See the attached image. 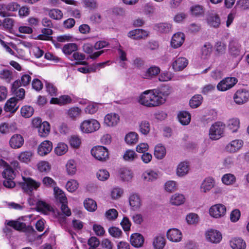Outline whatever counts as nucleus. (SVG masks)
<instances>
[{"label":"nucleus","instance_id":"obj_42","mask_svg":"<svg viewBox=\"0 0 249 249\" xmlns=\"http://www.w3.org/2000/svg\"><path fill=\"white\" fill-rule=\"evenodd\" d=\"M142 177L145 181H153L158 178V174L152 170L147 171L142 174Z\"/></svg>","mask_w":249,"mask_h":249},{"label":"nucleus","instance_id":"obj_57","mask_svg":"<svg viewBox=\"0 0 249 249\" xmlns=\"http://www.w3.org/2000/svg\"><path fill=\"white\" fill-rule=\"evenodd\" d=\"M177 185L176 181L169 180L164 184V189L167 192L172 193L177 190Z\"/></svg>","mask_w":249,"mask_h":249},{"label":"nucleus","instance_id":"obj_47","mask_svg":"<svg viewBox=\"0 0 249 249\" xmlns=\"http://www.w3.org/2000/svg\"><path fill=\"white\" fill-rule=\"evenodd\" d=\"M85 208L89 211L94 212L97 209L96 202L92 199H86L84 203Z\"/></svg>","mask_w":249,"mask_h":249},{"label":"nucleus","instance_id":"obj_63","mask_svg":"<svg viewBox=\"0 0 249 249\" xmlns=\"http://www.w3.org/2000/svg\"><path fill=\"white\" fill-rule=\"evenodd\" d=\"M38 169L41 172H48L50 170L49 163L45 161H42L37 164Z\"/></svg>","mask_w":249,"mask_h":249},{"label":"nucleus","instance_id":"obj_29","mask_svg":"<svg viewBox=\"0 0 249 249\" xmlns=\"http://www.w3.org/2000/svg\"><path fill=\"white\" fill-rule=\"evenodd\" d=\"M190 11L193 16H203L205 14V8L201 5L195 4L190 7Z\"/></svg>","mask_w":249,"mask_h":249},{"label":"nucleus","instance_id":"obj_36","mask_svg":"<svg viewBox=\"0 0 249 249\" xmlns=\"http://www.w3.org/2000/svg\"><path fill=\"white\" fill-rule=\"evenodd\" d=\"M36 204L37 210L44 214H48L49 212L52 211V207L43 201H38Z\"/></svg>","mask_w":249,"mask_h":249},{"label":"nucleus","instance_id":"obj_49","mask_svg":"<svg viewBox=\"0 0 249 249\" xmlns=\"http://www.w3.org/2000/svg\"><path fill=\"white\" fill-rule=\"evenodd\" d=\"M34 112V109L33 107L30 106H25L21 109V114L25 118H29L31 117Z\"/></svg>","mask_w":249,"mask_h":249},{"label":"nucleus","instance_id":"obj_58","mask_svg":"<svg viewBox=\"0 0 249 249\" xmlns=\"http://www.w3.org/2000/svg\"><path fill=\"white\" fill-rule=\"evenodd\" d=\"M109 234L116 238H119L122 236V231L119 228L116 227H112L108 229Z\"/></svg>","mask_w":249,"mask_h":249},{"label":"nucleus","instance_id":"obj_2","mask_svg":"<svg viewBox=\"0 0 249 249\" xmlns=\"http://www.w3.org/2000/svg\"><path fill=\"white\" fill-rule=\"evenodd\" d=\"M100 127V123L96 120L89 119L81 124L80 128L83 133H90L98 130Z\"/></svg>","mask_w":249,"mask_h":249},{"label":"nucleus","instance_id":"obj_37","mask_svg":"<svg viewBox=\"0 0 249 249\" xmlns=\"http://www.w3.org/2000/svg\"><path fill=\"white\" fill-rule=\"evenodd\" d=\"M140 132L145 135H147L150 130V124L149 121L142 120L139 123Z\"/></svg>","mask_w":249,"mask_h":249},{"label":"nucleus","instance_id":"obj_20","mask_svg":"<svg viewBox=\"0 0 249 249\" xmlns=\"http://www.w3.org/2000/svg\"><path fill=\"white\" fill-rule=\"evenodd\" d=\"M167 237L171 241L178 242L182 239V233L177 229H171L167 232Z\"/></svg>","mask_w":249,"mask_h":249},{"label":"nucleus","instance_id":"obj_60","mask_svg":"<svg viewBox=\"0 0 249 249\" xmlns=\"http://www.w3.org/2000/svg\"><path fill=\"white\" fill-rule=\"evenodd\" d=\"M96 176L99 180L105 181L109 177L108 172L105 169L99 170L96 173Z\"/></svg>","mask_w":249,"mask_h":249},{"label":"nucleus","instance_id":"obj_48","mask_svg":"<svg viewBox=\"0 0 249 249\" xmlns=\"http://www.w3.org/2000/svg\"><path fill=\"white\" fill-rule=\"evenodd\" d=\"M2 176L4 178L14 179L15 174L11 167L7 165L2 173Z\"/></svg>","mask_w":249,"mask_h":249},{"label":"nucleus","instance_id":"obj_21","mask_svg":"<svg viewBox=\"0 0 249 249\" xmlns=\"http://www.w3.org/2000/svg\"><path fill=\"white\" fill-rule=\"evenodd\" d=\"M5 223L18 231H24L31 228L30 226L27 227L24 223L17 220H6Z\"/></svg>","mask_w":249,"mask_h":249},{"label":"nucleus","instance_id":"obj_11","mask_svg":"<svg viewBox=\"0 0 249 249\" xmlns=\"http://www.w3.org/2000/svg\"><path fill=\"white\" fill-rule=\"evenodd\" d=\"M185 37L184 34L182 32H178L175 34L171 40V46L175 49L180 47L184 43Z\"/></svg>","mask_w":249,"mask_h":249},{"label":"nucleus","instance_id":"obj_27","mask_svg":"<svg viewBox=\"0 0 249 249\" xmlns=\"http://www.w3.org/2000/svg\"><path fill=\"white\" fill-rule=\"evenodd\" d=\"M71 101V97L67 95H62L59 98H52L51 99V104H58L64 105L70 103Z\"/></svg>","mask_w":249,"mask_h":249},{"label":"nucleus","instance_id":"obj_51","mask_svg":"<svg viewBox=\"0 0 249 249\" xmlns=\"http://www.w3.org/2000/svg\"><path fill=\"white\" fill-rule=\"evenodd\" d=\"M66 169L69 175H74L76 171V166L74 160H69L66 164Z\"/></svg>","mask_w":249,"mask_h":249},{"label":"nucleus","instance_id":"obj_6","mask_svg":"<svg viewBox=\"0 0 249 249\" xmlns=\"http://www.w3.org/2000/svg\"><path fill=\"white\" fill-rule=\"evenodd\" d=\"M237 80L235 77H227L221 81L217 85V88L220 91H226L234 86Z\"/></svg>","mask_w":249,"mask_h":249},{"label":"nucleus","instance_id":"obj_12","mask_svg":"<svg viewBox=\"0 0 249 249\" xmlns=\"http://www.w3.org/2000/svg\"><path fill=\"white\" fill-rule=\"evenodd\" d=\"M129 203L133 211L138 210L142 206V200L139 195L137 193L131 194L129 197Z\"/></svg>","mask_w":249,"mask_h":249},{"label":"nucleus","instance_id":"obj_56","mask_svg":"<svg viewBox=\"0 0 249 249\" xmlns=\"http://www.w3.org/2000/svg\"><path fill=\"white\" fill-rule=\"evenodd\" d=\"M68 151V146L64 143H59L54 149L55 153L57 155H63Z\"/></svg>","mask_w":249,"mask_h":249},{"label":"nucleus","instance_id":"obj_50","mask_svg":"<svg viewBox=\"0 0 249 249\" xmlns=\"http://www.w3.org/2000/svg\"><path fill=\"white\" fill-rule=\"evenodd\" d=\"M43 185L47 188H53L56 186V182L52 178L49 177H45L42 179Z\"/></svg>","mask_w":249,"mask_h":249},{"label":"nucleus","instance_id":"obj_41","mask_svg":"<svg viewBox=\"0 0 249 249\" xmlns=\"http://www.w3.org/2000/svg\"><path fill=\"white\" fill-rule=\"evenodd\" d=\"M121 178L125 181H130L133 178V175L132 172L127 169H121L120 172Z\"/></svg>","mask_w":249,"mask_h":249},{"label":"nucleus","instance_id":"obj_13","mask_svg":"<svg viewBox=\"0 0 249 249\" xmlns=\"http://www.w3.org/2000/svg\"><path fill=\"white\" fill-rule=\"evenodd\" d=\"M188 64V60L183 57L177 58L173 61L172 66L175 71L183 70Z\"/></svg>","mask_w":249,"mask_h":249},{"label":"nucleus","instance_id":"obj_28","mask_svg":"<svg viewBox=\"0 0 249 249\" xmlns=\"http://www.w3.org/2000/svg\"><path fill=\"white\" fill-rule=\"evenodd\" d=\"M50 132V125L48 122H43L38 128V135L41 137H47Z\"/></svg>","mask_w":249,"mask_h":249},{"label":"nucleus","instance_id":"obj_9","mask_svg":"<svg viewBox=\"0 0 249 249\" xmlns=\"http://www.w3.org/2000/svg\"><path fill=\"white\" fill-rule=\"evenodd\" d=\"M215 179L211 177L206 178L201 183L200 191L201 192L206 193L209 192L215 186Z\"/></svg>","mask_w":249,"mask_h":249},{"label":"nucleus","instance_id":"obj_45","mask_svg":"<svg viewBox=\"0 0 249 249\" xmlns=\"http://www.w3.org/2000/svg\"><path fill=\"white\" fill-rule=\"evenodd\" d=\"M0 78L5 80L6 82L10 83L13 79V72L7 69L3 70L0 71Z\"/></svg>","mask_w":249,"mask_h":249},{"label":"nucleus","instance_id":"obj_17","mask_svg":"<svg viewBox=\"0 0 249 249\" xmlns=\"http://www.w3.org/2000/svg\"><path fill=\"white\" fill-rule=\"evenodd\" d=\"M151 100V90H147L144 91L140 95L138 101L139 103L143 106L152 107Z\"/></svg>","mask_w":249,"mask_h":249},{"label":"nucleus","instance_id":"obj_25","mask_svg":"<svg viewBox=\"0 0 249 249\" xmlns=\"http://www.w3.org/2000/svg\"><path fill=\"white\" fill-rule=\"evenodd\" d=\"M166 244V240L163 235L158 234L153 241V245L155 249H163Z\"/></svg>","mask_w":249,"mask_h":249},{"label":"nucleus","instance_id":"obj_40","mask_svg":"<svg viewBox=\"0 0 249 249\" xmlns=\"http://www.w3.org/2000/svg\"><path fill=\"white\" fill-rule=\"evenodd\" d=\"M227 126L232 132H237L240 127V121L239 119L234 118L230 119L228 122Z\"/></svg>","mask_w":249,"mask_h":249},{"label":"nucleus","instance_id":"obj_30","mask_svg":"<svg viewBox=\"0 0 249 249\" xmlns=\"http://www.w3.org/2000/svg\"><path fill=\"white\" fill-rule=\"evenodd\" d=\"M230 246L233 249H245L246 244L242 239L235 238L231 241Z\"/></svg>","mask_w":249,"mask_h":249},{"label":"nucleus","instance_id":"obj_32","mask_svg":"<svg viewBox=\"0 0 249 249\" xmlns=\"http://www.w3.org/2000/svg\"><path fill=\"white\" fill-rule=\"evenodd\" d=\"M166 153L164 146L160 144H158L155 147L154 155L157 159H162L165 156Z\"/></svg>","mask_w":249,"mask_h":249},{"label":"nucleus","instance_id":"obj_24","mask_svg":"<svg viewBox=\"0 0 249 249\" xmlns=\"http://www.w3.org/2000/svg\"><path fill=\"white\" fill-rule=\"evenodd\" d=\"M189 170L190 166L188 162H181L177 166L176 173L178 176L182 177L189 173Z\"/></svg>","mask_w":249,"mask_h":249},{"label":"nucleus","instance_id":"obj_35","mask_svg":"<svg viewBox=\"0 0 249 249\" xmlns=\"http://www.w3.org/2000/svg\"><path fill=\"white\" fill-rule=\"evenodd\" d=\"M33 153L31 151L21 152L18 156V159L22 162L27 163L29 162L32 158Z\"/></svg>","mask_w":249,"mask_h":249},{"label":"nucleus","instance_id":"obj_44","mask_svg":"<svg viewBox=\"0 0 249 249\" xmlns=\"http://www.w3.org/2000/svg\"><path fill=\"white\" fill-rule=\"evenodd\" d=\"M203 98L201 95L194 96L190 101V105L192 108H196L202 103Z\"/></svg>","mask_w":249,"mask_h":249},{"label":"nucleus","instance_id":"obj_22","mask_svg":"<svg viewBox=\"0 0 249 249\" xmlns=\"http://www.w3.org/2000/svg\"><path fill=\"white\" fill-rule=\"evenodd\" d=\"M241 52V45L234 40L231 41L229 45V52L234 57L240 55Z\"/></svg>","mask_w":249,"mask_h":249},{"label":"nucleus","instance_id":"obj_46","mask_svg":"<svg viewBox=\"0 0 249 249\" xmlns=\"http://www.w3.org/2000/svg\"><path fill=\"white\" fill-rule=\"evenodd\" d=\"M236 181V178L233 174H226L222 178V182L227 185H230L233 184Z\"/></svg>","mask_w":249,"mask_h":249},{"label":"nucleus","instance_id":"obj_16","mask_svg":"<svg viewBox=\"0 0 249 249\" xmlns=\"http://www.w3.org/2000/svg\"><path fill=\"white\" fill-rule=\"evenodd\" d=\"M52 149V142L49 141H44L38 146L37 153L40 156H45L49 153Z\"/></svg>","mask_w":249,"mask_h":249},{"label":"nucleus","instance_id":"obj_54","mask_svg":"<svg viewBox=\"0 0 249 249\" xmlns=\"http://www.w3.org/2000/svg\"><path fill=\"white\" fill-rule=\"evenodd\" d=\"M137 155L135 152L131 150H126L124 154L123 159L125 161H132L137 158Z\"/></svg>","mask_w":249,"mask_h":249},{"label":"nucleus","instance_id":"obj_3","mask_svg":"<svg viewBox=\"0 0 249 249\" xmlns=\"http://www.w3.org/2000/svg\"><path fill=\"white\" fill-rule=\"evenodd\" d=\"M225 125L222 122H217L212 125L209 130L210 138L213 140L219 139L222 137Z\"/></svg>","mask_w":249,"mask_h":249},{"label":"nucleus","instance_id":"obj_8","mask_svg":"<svg viewBox=\"0 0 249 249\" xmlns=\"http://www.w3.org/2000/svg\"><path fill=\"white\" fill-rule=\"evenodd\" d=\"M249 98V92L246 90H238L234 95V102L238 105H241L247 102Z\"/></svg>","mask_w":249,"mask_h":249},{"label":"nucleus","instance_id":"obj_15","mask_svg":"<svg viewBox=\"0 0 249 249\" xmlns=\"http://www.w3.org/2000/svg\"><path fill=\"white\" fill-rule=\"evenodd\" d=\"M24 141L22 136L20 134H16L13 135L9 141V144L11 148L18 149L21 147Z\"/></svg>","mask_w":249,"mask_h":249},{"label":"nucleus","instance_id":"obj_4","mask_svg":"<svg viewBox=\"0 0 249 249\" xmlns=\"http://www.w3.org/2000/svg\"><path fill=\"white\" fill-rule=\"evenodd\" d=\"M23 178L24 182L21 183V187L24 192L32 196L33 191L36 190L40 187L41 183L30 178Z\"/></svg>","mask_w":249,"mask_h":249},{"label":"nucleus","instance_id":"obj_34","mask_svg":"<svg viewBox=\"0 0 249 249\" xmlns=\"http://www.w3.org/2000/svg\"><path fill=\"white\" fill-rule=\"evenodd\" d=\"M17 103V99L15 97H12L9 99L5 104L4 107V110L6 111H12L14 112L18 109L16 107Z\"/></svg>","mask_w":249,"mask_h":249},{"label":"nucleus","instance_id":"obj_18","mask_svg":"<svg viewBox=\"0 0 249 249\" xmlns=\"http://www.w3.org/2000/svg\"><path fill=\"white\" fill-rule=\"evenodd\" d=\"M205 235L207 240L213 243H219L222 239L220 232L216 230H209L206 232Z\"/></svg>","mask_w":249,"mask_h":249},{"label":"nucleus","instance_id":"obj_5","mask_svg":"<svg viewBox=\"0 0 249 249\" xmlns=\"http://www.w3.org/2000/svg\"><path fill=\"white\" fill-rule=\"evenodd\" d=\"M91 154L96 159L100 161L106 160L108 158L107 149L102 146L92 148L91 150Z\"/></svg>","mask_w":249,"mask_h":249},{"label":"nucleus","instance_id":"obj_31","mask_svg":"<svg viewBox=\"0 0 249 249\" xmlns=\"http://www.w3.org/2000/svg\"><path fill=\"white\" fill-rule=\"evenodd\" d=\"M178 121L182 125H187L191 121L190 113L185 111H180L178 115Z\"/></svg>","mask_w":249,"mask_h":249},{"label":"nucleus","instance_id":"obj_33","mask_svg":"<svg viewBox=\"0 0 249 249\" xmlns=\"http://www.w3.org/2000/svg\"><path fill=\"white\" fill-rule=\"evenodd\" d=\"M185 198L182 194L176 193L173 195L170 199V202L174 205L178 206L183 204Z\"/></svg>","mask_w":249,"mask_h":249},{"label":"nucleus","instance_id":"obj_43","mask_svg":"<svg viewBox=\"0 0 249 249\" xmlns=\"http://www.w3.org/2000/svg\"><path fill=\"white\" fill-rule=\"evenodd\" d=\"M42 34L39 35L36 39L43 40H49L52 37L50 36L53 34V31L49 28H44L41 31Z\"/></svg>","mask_w":249,"mask_h":249},{"label":"nucleus","instance_id":"obj_39","mask_svg":"<svg viewBox=\"0 0 249 249\" xmlns=\"http://www.w3.org/2000/svg\"><path fill=\"white\" fill-rule=\"evenodd\" d=\"M160 72V69L156 66H152L148 69L144 74L143 77L150 79Z\"/></svg>","mask_w":249,"mask_h":249},{"label":"nucleus","instance_id":"obj_7","mask_svg":"<svg viewBox=\"0 0 249 249\" xmlns=\"http://www.w3.org/2000/svg\"><path fill=\"white\" fill-rule=\"evenodd\" d=\"M226 212V207L221 204L214 205L209 210L210 214L215 218H219L224 216Z\"/></svg>","mask_w":249,"mask_h":249},{"label":"nucleus","instance_id":"obj_1","mask_svg":"<svg viewBox=\"0 0 249 249\" xmlns=\"http://www.w3.org/2000/svg\"><path fill=\"white\" fill-rule=\"evenodd\" d=\"M151 93L152 107H157L164 103L166 98L168 95V93L158 89H151Z\"/></svg>","mask_w":249,"mask_h":249},{"label":"nucleus","instance_id":"obj_62","mask_svg":"<svg viewBox=\"0 0 249 249\" xmlns=\"http://www.w3.org/2000/svg\"><path fill=\"white\" fill-rule=\"evenodd\" d=\"M106 217L109 220H113L118 216V212L115 209H110L105 213Z\"/></svg>","mask_w":249,"mask_h":249},{"label":"nucleus","instance_id":"obj_55","mask_svg":"<svg viewBox=\"0 0 249 249\" xmlns=\"http://www.w3.org/2000/svg\"><path fill=\"white\" fill-rule=\"evenodd\" d=\"M45 87L47 92L51 96H55L57 95V89L52 83L46 82Z\"/></svg>","mask_w":249,"mask_h":249},{"label":"nucleus","instance_id":"obj_53","mask_svg":"<svg viewBox=\"0 0 249 249\" xmlns=\"http://www.w3.org/2000/svg\"><path fill=\"white\" fill-rule=\"evenodd\" d=\"M77 50V45L75 43H68L64 45L63 52L66 54H71L72 52Z\"/></svg>","mask_w":249,"mask_h":249},{"label":"nucleus","instance_id":"obj_19","mask_svg":"<svg viewBox=\"0 0 249 249\" xmlns=\"http://www.w3.org/2000/svg\"><path fill=\"white\" fill-rule=\"evenodd\" d=\"M149 35V33L142 29H137L130 31L128 33V37L134 39L138 40L145 38Z\"/></svg>","mask_w":249,"mask_h":249},{"label":"nucleus","instance_id":"obj_23","mask_svg":"<svg viewBox=\"0 0 249 249\" xmlns=\"http://www.w3.org/2000/svg\"><path fill=\"white\" fill-rule=\"evenodd\" d=\"M130 241L133 246L136 248H140L143 244L144 238L141 234L134 233L131 235Z\"/></svg>","mask_w":249,"mask_h":249},{"label":"nucleus","instance_id":"obj_59","mask_svg":"<svg viewBox=\"0 0 249 249\" xmlns=\"http://www.w3.org/2000/svg\"><path fill=\"white\" fill-rule=\"evenodd\" d=\"M207 20L210 26L214 28L218 27L220 23L219 17H208Z\"/></svg>","mask_w":249,"mask_h":249},{"label":"nucleus","instance_id":"obj_64","mask_svg":"<svg viewBox=\"0 0 249 249\" xmlns=\"http://www.w3.org/2000/svg\"><path fill=\"white\" fill-rule=\"evenodd\" d=\"M124 193L122 189L119 187L114 188L111 192V196L113 199H117L120 197Z\"/></svg>","mask_w":249,"mask_h":249},{"label":"nucleus","instance_id":"obj_10","mask_svg":"<svg viewBox=\"0 0 249 249\" xmlns=\"http://www.w3.org/2000/svg\"><path fill=\"white\" fill-rule=\"evenodd\" d=\"M244 142L242 140L236 139L231 141L226 146V150L230 153L238 152L243 147Z\"/></svg>","mask_w":249,"mask_h":249},{"label":"nucleus","instance_id":"obj_52","mask_svg":"<svg viewBox=\"0 0 249 249\" xmlns=\"http://www.w3.org/2000/svg\"><path fill=\"white\" fill-rule=\"evenodd\" d=\"M212 52V46L207 43L205 44L201 48V56L203 58H206L210 56Z\"/></svg>","mask_w":249,"mask_h":249},{"label":"nucleus","instance_id":"obj_61","mask_svg":"<svg viewBox=\"0 0 249 249\" xmlns=\"http://www.w3.org/2000/svg\"><path fill=\"white\" fill-rule=\"evenodd\" d=\"M66 187L68 191L73 192L78 188V183L75 180H71L67 182Z\"/></svg>","mask_w":249,"mask_h":249},{"label":"nucleus","instance_id":"obj_14","mask_svg":"<svg viewBox=\"0 0 249 249\" xmlns=\"http://www.w3.org/2000/svg\"><path fill=\"white\" fill-rule=\"evenodd\" d=\"M120 117L118 114L110 113L106 115L104 118V124L107 126L112 127L116 125L119 123Z\"/></svg>","mask_w":249,"mask_h":249},{"label":"nucleus","instance_id":"obj_26","mask_svg":"<svg viewBox=\"0 0 249 249\" xmlns=\"http://www.w3.org/2000/svg\"><path fill=\"white\" fill-rule=\"evenodd\" d=\"M154 29L160 33H168L172 31V25L167 23H160L154 25Z\"/></svg>","mask_w":249,"mask_h":249},{"label":"nucleus","instance_id":"obj_38","mask_svg":"<svg viewBox=\"0 0 249 249\" xmlns=\"http://www.w3.org/2000/svg\"><path fill=\"white\" fill-rule=\"evenodd\" d=\"M139 136L135 132H130L127 134L125 137V141L128 144L132 145L136 143L138 141Z\"/></svg>","mask_w":249,"mask_h":249}]
</instances>
